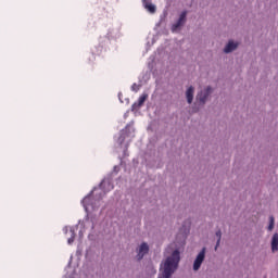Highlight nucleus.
I'll return each mask as SVG.
<instances>
[{"label": "nucleus", "instance_id": "nucleus-13", "mask_svg": "<svg viewBox=\"0 0 278 278\" xmlns=\"http://www.w3.org/2000/svg\"><path fill=\"white\" fill-rule=\"evenodd\" d=\"M268 229H269V231H273V229H275V217H273V216L269 217Z\"/></svg>", "mask_w": 278, "mask_h": 278}, {"label": "nucleus", "instance_id": "nucleus-2", "mask_svg": "<svg viewBox=\"0 0 278 278\" xmlns=\"http://www.w3.org/2000/svg\"><path fill=\"white\" fill-rule=\"evenodd\" d=\"M186 16H188V12L187 11H184L178 21L173 24L172 26V31H177V29H179V27H184V25L186 24Z\"/></svg>", "mask_w": 278, "mask_h": 278}, {"label": "nucleus", "instance_id": "nucleus-1", "mask_svg": "<svg viewBox=\"0 0 278 278\" xmlns=\"http://www.w3.org/2000/svg\"><path fill=\"white\" fill-rule=\"evenodd\" d=\"M181 256L178 250H175L170 256H168L163 263V270L160 278H170L175 274V270L179 267Z\"/></svg>", "mask_w": 278, "mask_h": 278}, {"label": "nucleus", "instance_id": "nucleus-16", "mask_svg": "<svg viewBox=\"0 0 278 278\" xmlns=\"http://www.w3.org/2000/svg\"><path fill=\"white\" fill-rule=\"evenodd\" d=\"M68 244H73V242H75V237H71L68 240H67Z\"/></svg>", "mask_w": 278, "mask_h": 278}, {"label": "nucleus", "instance_id": "nucleus-10", "mask_svg": "<svg viewBox=\"0 0 278 278\" xmlns=\"http://www.w3.org/2000/svg\"><path fill=\"white\" fill-rule=\"evenodd\" d=\"M271 251L275 253V251H278V233H275L271 239Z\"/></svg>", "mask_w": 278, "mask_h": 278}, {"label": "nucleus", "instance_id": "nucleus-12", "mask_svg": "<svg viewBox=\"0 0 278 278\" xmlns=\"http://www.w3.org/2000/svg\"><path fill=\"white\" fill-rule=\"evenodd\" d=\"M216 237H217V243H216V247H215V251L220 245V238H223V232L220 230H217L216 231Z\"/></svg>", "mask_w": 278, "mask_h": 278}, {"label": "nucleus", "instance_id": "nucleus-11", "mask_svg": "<svg viewBox=\"0 0 278 278\" xmlns=\"http://www.w3.org/2000/svg\"><path fill=\"white\" fill-rule=\"evenodd\" d=\"M92 201V198L91 197H86L84 200H83V203H84V207L86 211L90 210V203Z\"/></svg>", "mask_w": 278, "mask_h": 278}, {"label": "nucleus", "instance_id": "nucleus-15", "mask_svg": "<svg viewBox=\"0 0 278 278\" xmlns=\"http://www.w3.org/2000/svg\"><path fill=\"white\" fill-rule=\"evenodd\" d=\"M131 90H134V92H138L140 90V87L136 84L132 85Z\"/></svg>", "mask_w": 278, "mask_h": 278}, {"label": "nucleus", "instance_id": "nucleus-17", "mask_svg": "<svg viewBox=\"0 0 278 278\" xmlns=\"http://www.w3.org/2000/svg\"><path fill=\"white\" fill-rule=\"evenodd\" d=\"M90 206H91V208H93V210H94V206H92V204H90V205H89V207H90Z\"/></svg>", "mask_w": 278, "mask_h": 278}, {"label": "nucleus", "instance_id": "nucleus-6", "mask_svg": "<svg viewBox=\"0 0 278 278\" xmlns=\"http://www.w3.org/2000/svg\"><path fill=\"white\" fill-rule=\"evenodd\" d=\"M147 253H149V244L147 243H141V245L139 247V251L137 254V260H142V257H144L147 255Z\"/></svg>", "mask_w": 278, "mask_h": 278}, {"label": "nucleus", "instance_id": "nucleus-14", "mask_svg": "<svg viewBox=\"0 0 278 278\" xmlns=\"http://www.w3.org/2000/svg\"><path fill=\"white\" fill-rule=\"evenodd\" d=\"M105 186H109L110 190H112L114 188L112 185H110V180H103L100 184V188H105Z\"/></svg>", "mask_w": 278, "mask_h": 278}, {"label": "nucleus", "instance_id": "nucleus-3", "mask_svg": "<svg viewBox=\"0 0 278 278\" xmlns=\"http://www.w3.org/2000/svg\"><path fill=\"white\" fill-rule=\"evenodd\" d=\"M147 99H149V94L147 93H142L138 101L135 102L132 105H131V112H136L138 110H140V108H142L144 105V101H147Z\"/></svg>", "mask_w": 278, "mask_h": 278}, {"label": "nucleus", "instance_id": "nucleus-7", "mask_svg": "<svg viewBox=\"0 0 278 278\" xmlns=\"http://www.w3.org/2000/svg\"><path fill=\"white\" fill-rule=\"evenodd\" d=\"M142 3H143V8L148 10L150 14H155L157 8L153 3L149 2V0H142Z\"/></svg>", "mask_w": 278, "mask_h": 278}, {"label": "nucleus", "instance_id": "nucleus-4", "mask_svg": "<svg viewBox=\"0 0 278 278\" xmlns=\"http://www.w3.org/2000/svg\"><path fill=\"white\" fill-rule=\"evenodd\" d=\"M205 261V248L201 250V252L198 254L197 258L193 263V270H199L201 268V264Z\"/></svg>", "mask_w": 278, "mask_h": 278}, {"label": "nucleus", "instance_id": "nucleus-9", "mask_svg": "<svg viewBox=\"0 0 278 278\" xmlns=\"http://www.w3.org/2000/svg\"><path fill=\"white\" fill-rule=\"evenodd\" d=\"M186 97H187V101L188 103H192L193 99H194V87L190 86L187 91H186Z\"/></svg>", "mask_w": 278, "mask_h": 278}, {"label": "nucleus", "instance_id": "nucleus-5", "mask_svg": "<svg viewBox=\"0 0 278 278\" xmlns=\"http://www.w3.org/2000/svg\"><path fill=\"white\" fill-rule=\"evenodd\" d=\"M210 94H212V87H207L204 91L198 93L197 99L200 101V103L204 104Z\"/></svg>", "mask_w": 278, "mask_h": 278}, {"label": "nucleus", "instance_id": "nucleus-8", "mask_svg": "<svg viewBox=\"0 0 278 278\" xmlns=\"http://www.w3.org/2000/svg\"><path fill=\"white\" fill-rule=\"evenodd\" d=\"M236 49H238V43L229 41L224 49V53H231V51H236Z\"/></svg>", "mask_w": 278, "mask_h": 278}]
</instances>
